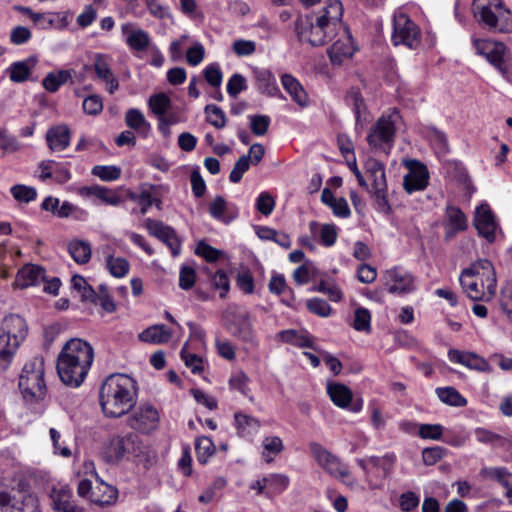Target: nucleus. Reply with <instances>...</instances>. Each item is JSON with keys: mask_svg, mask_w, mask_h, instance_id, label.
Here are the masks:
<instances>
[{"mask_svg": "<svg viewBox=\"0 0 512 512\" xmlns=\"http://www.w3.org/2000/svg\"><path fill=\"white\" fill-rule=\"evenodd\" d=\"M343 36L328 49V56L333 64H341L344 59L352 57L355 49L348 28H344Z\"/></svg>", "mask_w": 512, "mask_h": 512, "instance_id": "nucleus-26", "label": "nucleus"}, {"mask_svg": "<svg viewBox=\"0 0 512 512\" xmlns=\"http://www.w3.org/2000/svg\"><path fill=\"white\" fill-rule=\"evenodd\" d=\"M327 393L331 401L340 408H350L354 413L361 411L363 407L362 399L352 402L353 393L349 387L341 383H329Z\"/></svg>", "mask_w": 512, "mask_h": 512, "instance_id": "nucleus-18", "label": "nucleus"}, {"mask_svg": "<svg viewBox=\"0 0 512 512\" xmlns=\"http://www.w3.org/2000/svg\"><path fill=\"white\" fill-rule=\"evenodd\" d=\"M277 339L299 347H310L308 338L300 335L296 330H282L277 334Z\"/></svg>", "mask_w": 512, "mask_h": 512, "instance_id": "nucleus-53", "label": "nucleus"}, {"mask_svg": "<svg viewBox=\"0 0 512 512\" xmlns=\"http://www.w3.org/2000/svg\"><path fill=\"white\" fill-rule=\"evenodd\" d=\"M68 251L73 260L78 264H86L92 254L90 244L82 240H72L68 244Z\"/></svg>", "mask_w": 512, "mask_h": 512, "instance_id": "nucleus-41", "label": "nucleus"}, {"mask_svg": "<svg viewBox=\"0 0 512 512\" xmlns=\"http://www.w3.org/2000/svg\"><path fill=\"white\" fill-rule=\"evenodd\" d=\"M438 398L445 404L455 407H464L467 400L454 387H441L436 389Z\"/></svg>", "mask_w": 512, "mask_h": 512, "instance_id": "nucleus-43", "label": "nucleus"}, {"mask_svg": "<svg viewBox=\"0 0 512 512\" xmlns=\"http://www.w3.org/2000/svg\"><path fill=\"white\" fill-rule=\"evenodd\" d=\"M112 58L107 54L96 53L93 67L98 80L106 84V89L113 94L119 88V82L112 71Z\"/></svg>", "mask_w": 512, "mask_h": 512, "instance_id": "nucleus-19", "label": "nucleus"}, {"mask_svg": "<svg viewBox=\"0 0 512 512\" xmlns=\"http://www.w3.org/2000/svg\"><path fill=\"white\" fill-rule=\"evenodd\" d=\"M266 482L267 490L265 495L268 498H273L276 495H280L287 489L290 480L287 475L275 473L266 476Z\"/></svg>", "mask_w": 512, "mask_h": 512, "instance_id": "nucleus-42", "label": "nucleus"}, {"mask_svg": "<svg viewBox=\"0 0 512 512\" xmlns=\"http://www.w3.org/2000/svg\"><path fill=\"white\" fill-rule=\"evenodd\" d=\"M459 281L467 296L474 301H489L494 296L487 295L488 289L485 284L476 281L468 273H461Z\"/></svg>", "mask_w": 512, "mask_h": 512, "instance_id": "nucleus-29", "label": "nucleus"}, {"mask_svg": "<svg viewBox=\"0 0 512 512\" xmlns=\"http://www.w3.org/2000/svg\"><path fill=\"white\" fill-rule=\"evenodd\" d=\"M205 80L214 88H219L222 83L223 75L218 64H210L203 71Z\"/></svg>", "mask_w": 512, "mask_h": 512, "instance_id": "nucleus-63", "label": "nucleus"}, {"mask_svg": "<svg viewBox=\"0 0 512 512\" xmlns=\"http://www.w3.org/2000/svg\"><path fill=\"white\" fill-rule=\"evenodd\" d=\"M91 172L103 181H114L121 175V170L116 166L96 165L92 168Z\"/></svg>", "mask_w": 512, "mask_h": 512, "instance_id": "nucleus-59", "label": "nucleus"}, {"mask_svg": "<svg viewBox=\"0 0 512 512\" xmlns=\"http://www.w3.org/2000/svg\"><path fill=\"white\" fill-rule=\"evenodd\" d=\"M353 328L357 331L369 332L371 329V314L368 309L359 307L354 312Z\"/></svg>", "mask_w": 512, "mask_h": 512, "instance_id": "nucleus-54", "label": "nucleus"}, {"mask_svg": "<svg viewBox=\"0 0 512 512\" xmlns=\"http://www.w3.org/2000/svg\"><path fill=\"white\" fill-rule=\"evenodd\" d=\"M498 11L488 8L484 10L473 9V13L477 21L489 28H497L500 19H507L509 10L505 6L497 9Z\"/></svg>", "mask_w": 512, "mask_h": 512, "instance_id": "nucleus-37", "label": "nucleus"}, {"mask_svg": "<svg viewBox=\"0 0 512 512\" xmlns=\"http://www.w3.org/2000/svg\"><path fill=\"white\" fill-rule=\"evenodd\" d=\"M295 30L300 41L312 46H323L337 35L313 15L299 17L295 22Z\"/></svg>", "mask_w": 512, "mask_h": 512, "instance_id": "nucleus-6", "label": "nucleus"}, {"mask_svg": "<svg viewBox=\"0 0 512 512\" xmlns=\"http://www.w3.org/2000/svg\"><path fill=\"white\" fill-rule=\"evenodd\" d=\"M92 346L82 339H71L62 348L57 359V373L61 381L70 387H79L93 363Z\"/></svg>", "mask_w": 512, "mask_h": 512, "instance_id": "nucleus-1", "label": "nucleus"}, {"mask_svg": "<svg viewBox=\"0 0 512 512\" xmlns=\"http://www.w3.org/2000/svg\"><path fill=\"white\" fill-rule=\"evenodd\" d=\"M172 337V331L163 324L148 327L139 334L142 342L163 344L167 343Z\"/></svg>", "mask_w": 512, "mask_h": 512, "instance_id": "nucleus-35", "label": "nucleus"}, {"mask_svg": "<svg viewBox=\"0 0 512 512\" xmlns=\"http://www.w3.org/2000/svg\"><path fill=\"white\" fill-rule=\"evenodd\" d=\"M204 110L207 115L208 123H210L212 126H214L217 129H221V128L225 127L226 116H225L224 111L220 107H218L214 104H208V105H206Z\"/></svg>", "mask_w": 512, "mask_h": 512, "instance_id": "nucleus-51", "label": "nucleus"}, {"mask_svg": "<svg viewBox=\"0 0 512 512\" xmlns=\"http://www.w3.org/2000/svg\"><path fill=\"white\" fill-rule=\"evenodd\" d=\"M307 309L320 317H327L331 313V306L321 298H312L307 301Z\"/></svg>", "mask_w": 512, "mask_h": 512, "instance_id": "nucleus-61", "label": "nucleus"}, {"mask_svg": "<svg viewBox=\"0 0 512 512\" xmlns=\"http://www.w3.org/2000/svg\"><path fill=\"white\" fill-rule=\"evenodd\" d=\"M135 381L125 374H112L102 383L99 402L106 417L119 418L127 414L136 404Z\"/></svg>", "mask_w": 512, "mask_h": 512, "instance_id": "nucleus-2", "label": "nucleus"}, {"mask_svg": "<svg viewBox=\"0 0 512 512\" xmlns=\"http://www.w3.org/2000/svg\"><path fill=\"white\" fill-rule=\"evenodd\" d=\"M71 132L67 125L61 124L49 128L46 141L52 152H61L70 145Z\"/></svg>", "mask_w": 512, "mask_h": 512, "instance_id": "nucleus-28", "label": "nucleus"}, {"mask_svg": "<svg viewBox=\"0 0 512 512\" xmlns=\"http://www.w3.org/2000/svg\"><path fill=\"white\" fill-rule=\"evenodd\" d=\"M400 120V113L396 109L378 118L367 135L369 146L374 150L387 153L394 144L396 126Z\"/></svg>", "mask_w": 512, "mask_h": 512, "instance_id": "nucleus-5", "label": "nucleus"}, {"mask_svg": "<svg viewBox=\"0 0 512 512\" xmlns=\"http://www.w3.org/2000/svg\"><path fill=\"white\" fill-rule=\"evenodd\" d=\"M148 106L153 114L159 119L171 106V100L165 93H157L150 96Z\"/></svg>", "mask_w": 512, "mask_h": 512, "instance_id": "nucleus-46", "label": "nucleus"}, {"mask_svg": "<svg viewBox=\"0 0 512 512\" xmlns=\"http://www.w3.org/2000/svg\"><path fill=\"white\" fill-rule=\"evenodd\" d=\"M394 461V456H385L383 458L377 457V456H371L363 459H357V464L362 468V470L365 473L366 481L369 484V487L371 489L378 488V484L374 483L371 480V474L374 473V471H382V476H386L388 473V470L390 469V466H387V463L391 465Z\"/></svg>", "mask_w": 512, "mask_h": 512, "instance_id": "nucleus-21", "label": "nucleus"}, {"mask_svg": "<svg viewBox=\"0 0 512 512\" xmlns=\"http://www.w3.org/2000/svg\"><path fill=\"white\" fill-rule=\"evenodd\" d=\"M224 319L230 333L245 344L256 345V337L247 311H227Z\"/></svg>", "mask_w": 512, "mask_h": 512, "instance_id": "nucleus-7", "label": "nucleus"}, {"mask_svg": "<svg viewBox=\"0 0 512 512\" xmlns=\"http://www.w3.org/2000/svg\"><path fill=\"white\" fill-rule=\"evenodd\" d=\"M409 172L404 176L403 187L409 194L424 190L429 184V171L422 162L416 159L405 161Z\"/></svg>", "mask_w": 512, "mask_h": 512, "instance_id": "nucleus-11", "label": "nucleus"}, {"mask_svg": "<svg viewBox=\"0 0 512 512\" xmlns=\"http://www.w3.org/2000/svg\"><path fill=\"white\" fill-rule=\"evenodd\" d=\"M73 289L80 293L83 301H95L96 291L80 275H75L71 279Z\"/></svg>", "mask_w": 512, "mask_h": 512, "instance_id": "nucleus-47", "label": "nucleus"}, {"mask_svg": "<svg viewBox=\"0 0 512 512\" xmlns=\"http://www.w3.org/2000/svg\"><path fill=\"white\" fill-rule=\"evenodd\" d=\"M234 419L238 434L242 437L255 434L260 427V422L256 418L242 412L235 413Z\"/></svg>", "mask_w": 512, "mask_h": 512, "instance_id": "nucleus-40", "label": "nucleus"}, {"mask_svg": "<svg viewBox=\"0 0 512 512\" xmlns=\"http://www.w3.org/2000/svg\"><path fill=\"white\" fill-rule=\"evenodd\" d=\"M250 129L256 136H263L267 133L270 125V117L267 115H251Z\"/></svg>", "mask_w": 512, "mask_h": 512, "instance_id": "nucleus-57", "label": "nucleus"}, {"mask_svg": "<svg viewBox=\"0 0 512 512\" xmlns=\"http://www.w3.org/2000/svg\"><path fill=\"white\" fill-rule=\"evenodd\" d=\"M145 227L150 235L156 237L169 247L173 256L180 254L181 241L172 227L151 218L145 220Z\"/></svg>", "mask_w": 512, "mask_h": 512, "instance_id": "nucleus-13", "label": "nucleus"}, {"mask_svg": "<svg viewBox=\"0 0 512 512\" xmlns=\"http://www.w3.org/2000/svg\"><path fill=\"white\" fill-rule=\"evenodd\" d=\"M318 20H321L330 31L336 34L344 28H347L342 22L343 5L339 0H328L326 5L316 14H312Z\"/></svg>", "mask_w": 512, "mask_h": 512, "instance_id": "nucleus-17", "label": "nucleus"}, {"mask_svg": "<svg viewBox=\"0 0 512 512\" xmlns=\"http://www.w3.org/2000/svg\"><path fill=\"white\" fill-rule=\"evenodd\" d=\"M36 63L37 60L34 57L12 63L7 69L10 80L15 83H21L28 80L31 70L35 67Z\"/></svg>", "mask_w": 512, "mask_h": 512, "instance_id": "nucleus-36", "label": "nucleus"}, {"mask_svg": "<svg viewBox=\"0 0 512 512\" xmlns=\"http://www.w3.org/2000/svg\"><path fill=\"white\" fill-rule=\"evenodd\" d=\"M159 423V413L151 404L145 403L134 410L129 417V426L142 433L156 429Z\"/></svg>", "mask_w": 512, "mask_h": 512, "instance_id": "nucleus-12", "label": "nucleus"}, {"mask_svg": "<svg viewBox=\"0 0 512 512\" xmlns=\"http://www.w3.org/2000/svg\"><path fill=\"white\" fill-rule=\"evenodd\" d=\"M254 77L256 79L257 89L268 96H275L279 92L276 79L267 69H255Z\"/></svg>", "mask_w": 512, "mask_h": 512, "instance_id": "nucleus-38", "label": "nucleus"}, {"mask_svg": "<svg viewBox=\"0 0 512 512\" xmlns=\"http://www.w3.org/2000/svg\"><path fill=\"white\" fill-rule=\"evenodd\" d=\"M123 34L126 35V44L135 51H145L150 45L149 34L143 29H131L130 24H123Z\"/></svg>", "mask_w": 512, "mask_h": 512, "instance_id": "nucleus-31", "label": "nucleus"}, {"mask_svg": "<svg viewBox=\"0 0 512 512\" xmlns=\"http://www.w3.org/2000/svg\"><path fill=\"white\" fill-rule=\"evenodd\" d=\"M316 275V268L312 261L306 260L301 266H299L293 273V279L299 285H303L309 282L311 277Z\"/></svg>", "mask_w": 512, "mask_h": 512, "instance_id": "nucleus-52", "label": "nucleus"}, {"mask_svg": "<svg viewBox=\"0 0 512 512\" xmlns=\"http://www.w3.org/2000/svg\"><path fill=\"white\" fill-rule=\"evenodd\" d=\"M417 435L422 439L440 440L443 426L440 424H419Z\"/></svg>", "mask_w": 512, "mask_h": 512, "instance_id": "nucleus-58", "label": "nucleus"}, {"mask_svg": "<svg viewBox=\"0 0 512 512\" xmlns=\"http://www.w3.org/2000/svg\"><path fill=\"white\" fill-rule=\"evenodd\" d=\"M79 194L81 196H95L102 202L112 206H117L122 201L121 197L115 191L99 185L82 187Z\"/></svg>", "mask_w": 512, "mask_h": 512, "instance_id": "nucleus-34", "label": "nucleus"}, {"mask_svg": "<svg viewBox=\"0 0 512 512\" xmlns=\"http://www.w3.org/2000/svg\"><path fill=\"white\" fill-rule=\"evenodd\" d=\"M473 223L478 233L488 242L491 243L495 240L497 223L493 212L487 204L477 207Z\"/></svg>", "mask_w": 512, "mask_h": 512, "instance_id": "nucleus-20", "label": "nucleus"}, {"mask_svg": "<svg viewBox=\"0 0 512 512\" xmlns=\"http://www.w3.org/2000/svg\"><path fill=\"white\" fill-rule=\"evenodd\" d=\"M250 164V155L241 156L234 164L229 175V180L232 183L240 182L244 173L248 171Z\"/></svg>", "mask_w": 512, "mask_h": 512, "instance_id": "nucleus-55", "label": "nucleus"}, {"mask_svg": "<svg viewBox=\"0 0 512 512\" xmlns=\"http://www.w3.org/2000/svg\"><path fill=\"white\" fill-rule=\"evenodd\" d=\"M1 512H41L36 498L27 495L20 503H14L10 493L0 491Z\"/></svg>", "mask_w": 512, "mask_h": 512, "instance_id": "nucleus-25", "label": "nucleus"}, {"mask_svg": "<svg viewBox=\"0 0 512 512\" xmlns=\"http://www.w3.org/2000/svg\"><path fill=\"white\" fill-rule=\"evenodd\" d=\"M53 509L57 512H84L82 507L72 501V490L68 486L53 488L50 493Z\"/></svg>", "mask_w": 512, "mask_h": 512, "instance_id": "nucleus-27", "label": "nucleus"}, {"mask_svg": "<svg viewBox=\"0 0 512 512\" xmlns=\"http://www.w3.org/2000/svg\"><path fill=\"white\" fill-rule=\"evenodd\" d=\"M309 449L318 465L321 466L327 473L341 480H344L349 476V470L347 466L343 464L336 455L332 454L321 444L317 442H311L309 444Z\"/></svg>", "mask_w": 512, "mask_h": 512, "instance_id": "nucleus-9", "label": "nucleus"}, {"mask_svg": "<svg viewBox=\"0 0 512 512\" xmlns=\"http://www.w3.org/2000/svg\"><path fill=\"white\" fill-rule=\"evenodd\" d=\"M281 83L285 91L299 106L306 107L308 105V95L295 77L290 74H283Z\"/></svg>", "mask_w": 512, "mask_h": 512, "instance_id": "nucleus-33", "label": "nucleus"}, {"mask_svg": "<svg viewBox=\"0 0 512 512\" xmlns=\"http://www.w3.org/2000/svg\"><path fill=\"white\" fill-rule=\"evenodd\" d=\"M126 125L139 132L143 136H147L151 130L150 123L146 120L144 114L137 108H130L125 114Z\"/></svg>", "mask_w": 512, "mask_h": 512, "instance_id": "nucleus-39", "label": "nucleus"}, {"mask_svg": "<svg viewBox=\"0 0 512 512\" xmlns=\"http://www.w3.org/2000/svg\"><path fill=\"white\" fill-rule=\"evenodd\" d=\"M275 207V200L268 192H262L259 194L256 200V209L261 214L268 216L270 215Z\"/></svg>", "mask_w": 512, "mask_h": 512, "instance_id": "nucleus-62", "label": "nucleus"}, {"mask_svg": "<svg viewBox=\"0 0 512 512\" xmlns=\"http://www.w3.org/2000/svg\"><path fill=\"white\" fill-rule=\"evenodd\" d=\"M481 477L488 480H494L502 485L506 490L510 486L508 477L511 473L505 467H484L480 471Z\"/></svg>", "mask_w": 512, "mask_h": 512, "instance_id": "nucleus-45", "label": "nucleus"}, {"mask_svg": "<svg viewBox=\"0 0 512 512\" xmlns=\"http://www.w3.org/2000/svg\"><path fill=\"white\" fill-rule=\"evenodd\" d=\"M140 445L138 436L134 433H128L124 436H115L110 440L108 446L109 458L113 461L122 460L127 454L138 456Z\"/></svg>", "mask_w": 512, "mask_h": 512, "instance_id": "nucleus-14", "label": "nucleus"}, {"mask_svg": "<svg viewBox=\"0 0 512 512\" xmlns=\"http://www.w3.org/2000/svg\"><path fill=\"white\" fill-rule=\"evenodd\" d=\"M19 388L25 399H43L46 394V383L42 356H35L24 365L19 378Z\"/></svg>", "mask_w": 512, "mask_h": 512, "instance_id": "nucleus-4", "label": "nucleus"}, {"mask_svg": "<svg viewBox=\"0 0 512 512\" xmlns=\"http://www.w3.org/2000/svg\"><path fill=\"white\" fill-rule=\"evenodd\" d=\"M445 217L446 220L444 222V239L446 241L453 239L457 233L465 231L468 227L467 217L461 211V209L456 206H447Z\"/></svg>", "mask_w": 512, "mask_h": 512, "instance_id": "nucleus-23", "label": "nucleus"}, {"mask_svg": "<svg viewBox=\"0 0 512 512\" xmlns=\"http://www.w3.org/2000/svg\"><path fill=\"white\" fill-rule=\"evenodd\" d=\"M462 273H468L470 277L485 284L488 289L487 295H495L497 280L493 264L487 259H480L470 267L464 269Z\"/></svg>", "mask_w": 512, "mask_h": 512, "instance_id": "nucleus-15", "label": "nucleus"}, {"mask_svg": "<svg viewBox=\"0 0 512 512\" xmlns=\"http://www.w3.org/2000/svg\"><path fill=\"white\" fill-rule=\"evenodd\" d=\"M106 267L112 276L121 278L128 273L130 265L125 258L109 256Z\"/></svg>", "mask_w": 512, "mask_h": 512, "instance_id": "nucleus-49", "label": "nucleus"}, {"mask_svg": "<svg viewBox=\"0 0 512 512\" xmlns=\"http://www.w3.org/2000/svg\"><path fill=\"white\" fill-rule=\"evenodd\" d=\"M366 173L372 179V188L377 200L386 203L387 183L384 165L375 159H369L366 162Z\"/></svg>", "mask_w": 512, "mask_h": 512, "instance_id": "nucleus-22", "label": "nucleus"}, {"mask_svg": "<svg viewBox=\"0 0 512 512\" xmlns=\"http://www.w3.org/2000/svg\"><path fill=\"white\" fill-rule=\"evenodd\" d=\"M26 321L18 314L4 317L0 327V370L8 368L22 341L26 338Z\"/></svg>", "mask_w": 512, "mask_h": 512, "instance_id": "nucleus-3", "label": "nucleus"}, {"mask_svg": "<svg viewBox=\"0 0 512 512\" xmlns=\"http://www.w3.org/2000/svg\"><path fill=\"white\" fill-rule=\"evenodd\" d=\"M447 453V450L441 446L425 448L422 451V460L425 465L432 466L440 461Z\"/></svg>", "mask_w": 512, "mask_h": 512, "instance_id": "nucleus-60", "label": "nucleus"}, {"mask_svg": "<svg viewBox=\"0 0 512 512\" xmlns=\"http://www.w3.org/2000/svg\"><path fill=\"white\" fill-rule=\"evenodd\" d=\"M338 237L337 227L334 224H324L320 230V243L326 247L335 244Z\"/></svg>", "mask_w": 512, "mask_h": 512, "instance_id": "nucleus-64", "label": "nucleus"}, {"mask_svg": "<svg viewBox=\"0 0 512 512\" xmlns=\"http://www.w3.org/2000/svg\"><path fill=\"white\" fill-rule=\"evenodd\" d=\"M187 345L181 349V358L184 361L185 365L191 369V372L194 374H199L203 371V360L197 354L190 353L187 351Z\"/></svg>", "mask_w": 512, "mask_h": 512, "instance_id": "nucleus-56", "label": "nucleus"}, {"mask_svg": "<svg viewBox=\"0 0 512 512\" xmlns=\"http://www.w3.org/2000/svg\"><path fill=\"white\" fill-rule=\"evenodd\" d=\"M473 45L476 52L484 56L498 71L503 75L507 73L506 47L503 43L475 39Z\"/></svg>", "mask_w": 512, "mask_h": 512, "instance_id": "nucleus-10", "label": "nucleus"}, {"mask_svg": "<svg viewBox=\"0 0 512 512\" xmlns=\"http://www.w3.org/2000/svg\"><path fill=\"white\" fill-rule=\"evenodd\" d=\"M195 450L198 461L206 463L208 458L215 452V446L210 438L202 436L196 440Z\"/></svg>", "mask_w": 512, "mask_h": 512, "instance_id": "nucleus-48", "label": "nucleus"}, {"mask_svg": "<svg viewBox=\"0 0 512 512\" xmlns=\"http://www.w3.org/2000/svg\"><path fill=\"white\" fill-rule=\"evenodd\" d=\"M43 278L44 270L40 266L28 264L18 271L13 285L23 289L37 285Z\"/></svg>", "mask_w": 512, "mask_h": 512, "instance_id": "nucleus-30", "label": "nucleus"}, {"mask_svg": "<svg viewBox=\"0 0 512 512\" xmlns=\"http://www.w3.org/2000/svg\"><path fill=\"white\" fill-rule=\"evenodd\" d=\"M257 236L262 240L274 241L286 249L291 247V239L288 234L278 232L275 229L269 227H259L257 230Z\"/></svg>", "mask_w": 512, "mask_h": 512, "instance_id": "nucleus-44", "label": "nucleus"}, {"mask_svg": "<svg viewBox=\"0 0 512 512\" xmlns=\"http://www.w3.org/2000/svg\"><path fill=\"white\" fill-rule=\"evenodd\" d=\"M392 41L395 45L403 44L411 49L420 44V30L404 13L395 14Z\"/></svg>", "mask_w": 512, "mask_h": 512, "instance_id": "nucleus-8", "label": "nucleus"}, {"mask_svg": "<svg viewBox=\"0 0 512 512\" xmlns=\"http://www.w3.org/2000/svg\"><path fill=\"white\" fill-rule=\"evenodd\" d=\"M10 193L13 198L22 203H29L36 199V189L30 186L16 184L10 188Z\"/></svg>", "mask_w": 512, "mask_h": 512, "instance_id": "nucleus-50", "label": "nucleus"}, {"mask_svg": "<svg viewBox=\"0 0 512 512\" xmlns=\"http://www.w3.org/2000/svg\"><path fill=\"white\" fill-rule=\"evenodd\" d=\"M448 358L451 362L459 363L469 369L479 372H491V367L488 361L473 352L450 349L448 351Z\"/></svg>", "mask_w": 512, "mask_h": 512, "instance_id": "nucleus-24", "label": "nucleus"}, {"mask_svg": "<svg viewBox=\"0 0 512 512\" xmlns=\"http://www.w3.org/2000/svg\"><path fill=\"white\" fill-rule=\"evenodd\" d=\"M386 290L391 294L410 293L414 290V277L400 268L387 270L383 275Z\"/></svg>", "mask_w": 512, "mask_h": 512, "instance_id": "nucleus-16", "label": "nucleus"}, {"mask_svg": "<svg viewBox=\"0 0 512 512\" xmlns=\"http://www.w3.org/2000/svg\"><path fill=\"white\" fill-rule=\"evenodd\" d=\"M117 496L118 490L115 487L100 481L91 491L90 500L99 506H106L114 504Z\"/></svg>", "mask_w": 512, "mask_h": 512, "instance_id": "nucleus-32", "label": "nucleus"}]
</instances>
